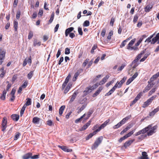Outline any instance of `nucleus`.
I'll list each match as a JSON object with an SVG mask.
<instances>
[{
  "instance_id": "f257e3e1",
  "label": "nucleus",
  "mask_w": 159,
  "mask_h": 159,
  "mask_svg": "<svg viewBox=\"0 0 159 159\" xmlns=\"http://www.w3.org/2000/svg\"><path fill=\"white\" fill-rule=\"evenodd\" d=\"M131 117V116L129 115L123 118L120 122L113 127V129H116L120 127L122 125L124 124Z\"/></svg>"
},
{
  "instance_id": "f03ea898",
  "label": "nucleus",
  "mask_w": 159,
  "mask_h": 159,
  "mask_svg": "<svg viewBox=\"0 0 159 159\" xmlns=\"http://www.w3.org/2000/svg\"><path fill=\"white\" fill-rule=\"evenodd\" d=\"M98 86V84H96L92 86H90L89 87L86 88L84 92L85 95L91 93L93 90L96 89Z\"/></svg>"
},
{
  "instance_id": "7ed1b4c3",
  "label": "nucleus",
  "mask_w": 159,
  "mask_h": 159,
  "mask_svg": "<svg viewBox=\"0 0 159 159\" xmlns=\"http://www.w3.org/2000/svg\"><path fill=\"white\" fill-rule=\"evenodd\" d=\"M102 139L103 138L102 136L100 137L97 138L92 146V148L93 149H95L101 143Z\"/></svg>"
},
{
  "instance_id": "20e7f679",
  "label": "nucleus",
  "mask_w": 159,
  "mask_h": 159,
  "mask_svg": "<svg viewBox=\"0 0 159 159\" xmlns=\"http://www.w3.org/2000/svg\"><path fill=\"white\" fill-rule=\"evenodd\" d=\"M157 41H158L157 43H159V33L157 34L156 36L153 38L151 42V43L154 44ZM159 51V46H158L155 50V52H157Z\"/></svg>"
},
{
  "instance_id": "39448f33",
  "label": "nucleus",
  "mask_w": 159,
  "mask_h": 159,
  "mask_svg": "<svg viewBox=\"0 0 159 159\" xmlns=\"http://www.w3.org/2000/svg\"><path fill=\"white\" fill-rule=\"evenodd\" d=\"M135 39H132L128 44L127 46V49L130 50H136L137 48L135 47V46H132L135 42Z\"/></svg>"
},
{
  "instance_id": "423d86ee",
  "label": "nucleus",
  "mask_w": 159,
  "mask_h": 159,
  "mask_svg": "<svg viewBox=\"0 0 159 159\" xmlns=\"http://www.w3.org/2000/svg\"><path fill=\"white\" fill-rule=\"evenodd\" d=\"M7 118L6 117H4L3 119L2 124V130L4 131L7 128Z\"/></svg>"
},
{
  "instance_id": "0eeeda50",
  "label": "nucleus",
  "mask_w": 159,
  "mask_h": 159,
  "mask_svg": "<svg viewBox=\"0 0 159 159\" xmlns=\"http://www.w3.org/2000/svg\"><path fill=\"white\" fill-rule=\"evenodd\" d=\"M157 129V126H154L150 129V130L148 132V136L152 135L155 132V130Z\"/></svg>"
},
{
  "instance_id": "6e6552de",
  "label": "nucleus",
  "mask_w": 159,
  "mask_h": 159,
  "mask_svg": "<svg viewBox=\"0 0 159 159\" xmlns=\"http://www.w3.org/2000/svg\"><path fill=\"white\" fill-rule=\"evenodd\" d=\"M110 120L108 119L102 124L97 129L99 131L102 129L104 128L109 123Z\"/></svg>"
},
{
  "instance_id": "1a4fd4ad",
  "label": "nucleus",
  "mask_w": 159,
  "mask_h": 159,
  "mask_svg": "<svg viewBox=\"0 0 159 159\" xmlns=\"http://www.w3.org/2000/svg\"><path fill=\"white\" fill-rule=\"evenodd\" d=\"M148 84L147 85V86L144 89L143 91V92L144 93H145L147 92L148 90H149L151 87H152L154 84H151L150 83L151 82H150L149 81H148Z\"/></svg>"
},
{
  "instance_id": "9d476101",
  "label": "nucleus",
  "mask_w": 159,
  "mask_h": 159,
  "mask_svg": "<svg viewBox=\"0 0 159 159\" xmlns=\"http://www.w3.org/2000/svg\"><path fill=\"white\" fill-rule=\"evenodd\" d=\"M41 120V119L39 118L35 117L33 118L32 122L35 124H39Z\"/></svg>"
},
{
  "instance_id": "9b49d317",
  "label": "nucleus",
  "mask_w": 159,
  "mask_h": 159,
  "mask_svg": "<svg viewBox=\"0 0 159 159\" xmlns=\"http://www.w3.org/2000/svg\"><path fill=\"white\" fill-rule=\"evenodd\" d=\"M134 139L132 140H130L126 141L124 144V146L125 148H127L128 147L130 146L134 141Z\"/></svg>"
},
{
  "instance_id": "f8f14e48",
  "label": "nucleus",
  "mask_w": 159,
  "mask_h": 159,
  "mask_svg": "<svg viewBox=\"0 0 159 159\" xmlns=\"http://www.w3.org/2000/svg\"><path fill=\"white\" fill-rule=\"evenodd\" d=\"M99 132L98 130L97 129L95 130L94 131L93 133H91L86 138V139L87 140L91 138L94 135L96 134V133Z\"/></svg>"
},
{
  "instance_id": "ddd939ff",
  "label": "nucleus",
  "mask_w": 159,
  "mask_h": 159,
  "mask_svg": "<svg viewBox=\"0 0 159 159\" xmlns=\"http://www.w3.org/2000/svg\"><path fill=\"white\" fill-rule=\"evenodd\" d=\"M109 76L108 75H107L106 76L103 78V79L102 80V81H100L99 84H98V85H102L104 84L107 81V80L109 78Z\"/></svg>"
},
{
  "instance_id": "4468645a",
  "label": "nucleus",
  "mask_w": 159,
  "mask_h": 159,
  "mask_svg": "<svg viewBox=\"0 0 159 159\" xmlns=\"http://www.w3.org/2000/svg\"><path fill=\"white\" fill-rule=\"evenodd\" d=\"M74 28L73 27H71L66 29L65 31V35L67 37L68 36V34L71 33L70 32L73 30Z\"/></svg>"
},
{
  "instance_id": "2eb2a0df",
  "label": "nucleus",
  "mask_w": 159,
  "mask_h": 159,
  "mask_svg": "<svg viewBox=\"0 0 159 159\" xmlns=\"http://www.w3.org/2000/svg\"><path fill=\"white\" fill-rule=\"evenodd\" d=\"M78 93L77 91L74 92L73 94L72 95L69 103H71L74 101Z\"/></svg>"
},
{
  "instance_id": "dca6fc26",
  "label": "nucleus",
  "mask_w": 159,
  "mask_h": 159,
  "mask_svg": "<svg viewBox=\"0 0 159 159\" xmlns=\"http://www.w3.org/2000/svg\"><path fill=\"white\" fill-rule=\"evenodd\" d=\"M32 155V153L31 152H29L24 155L22 156V158L23 159H31V156Z\"/></svg>"
},
{
  "instance_id": "f3484780",
  "label": "nucleus",
  "mask_w": 159,
  "mask_h": 159,
  "mask_svg": "<svg viewBox=\"0 0 159 159\" xmlns=\"http://www.w3.org/2000/svg\"><path fill=\"white\" fill-rule=\"evenodd\" d=\"M159 111V106L157 107L155 109L152 111H151L149 113V116H153L157 112Z\"/></svg>"
},
{
  "instance_id": "a211bd4d",
  "label": "nucleus",
  "mask_w": 159,
  "mask_h": 159,
  "mask_svg": "<svg viewBox=\"0 0 159 159\" xmlns=\"http://www.w3.org/2000/svg\"><path fill=\"white\" fill-rule=\"evenodd\" d=\"M152 102L149 99H148L142 105V107L145 108L149 106Z\"/></svg>"
},
{
  "instance_id": "6ab92c4d",
  "label": "nucleus",
  "mask_w": 159,
  "mask_h": 159,
  "mask_svg": "<svg viewBox=\"0 0 159 159\" xmlns=\"http://www.w3.org/2000/svg\"><path fill=\"white\" fill-rule=\"evenodd\" d=\"M91 122V120H89L87 123L84 125L81 128V130H85L90 125Z\"/></svg>"
},
{
  "instance_id": "aec40b11",
  "label": "nucleus",
  "mask_w": 159,
  "mask_h": 159,
  "mask_svg": "<svg viewBox=\"0 0 159 159\" xmlns=\"http://www.w3.org/2000/svg\"><path fill=\"white\" fill-rule=\"evenodd\" d=\"M102 87H100L96 91L93 95V97H95L98 95L100 92L102 91Z\"/></svg>"
},
{
  "instance_id": "412c9836",
  "label": "nucleus",
  "mask_w": 159,
  "mask_h": 159,
  "mask_svg": "<svg viewBox=\"0 0 159 159\" xmlns=\"http://www.w3.org/2000/svg\"><path fill=\"white\" fill-rule=\"evenodd\" d=\"M159 76V71L155 74L150 79V82L153 81L155 79H156Z\"/></svg>"
},
{
  "instance_id": "4be33fe9",
  "label": "nucleus",
  "mask_w": 159,
  "mask_h": 159,
  "mask_svg": "<svg viewBox=\"0 0 159 159\" xmlns=\"http://www.w3.org/2000/svg\"><path fill=\"white\" fill-rule=\"evenodd\" d=\"M5 53V51L2 50V48H0V57L4 58Z\"/></svg>"
},
{
  "instance_id": "5701e85b",
  "label": "nucleus",
  "mask_w": 159,
  "mask_h": 159,
  "mask_svg": "<svg viewBox=\"0 0 159 159\" xmlns=\"http://www.w3.org/2000/svg\"><path fill=\"white\" fill-rule=\"evenodd\" d=\"M131 39V37H129V38L127 39H126L123 41L121 43V45H120V48H122L123 47H124L125 45L126 42L128 41L129 40Z\"/></svg>"
},
{
  "instance_id": "b1692460",
  "label": "nucleus",
  "mask_w": 159,
  "mask_h": 159,
  "mask_svg": "<svg viewBox=\"0 0 159 159\" xmlns=\"http://www.w3.org/2000/svg\"><path fill=\"white\" fill-rule=\"evenodd\" d=\"M157 87L154 88L152 89L148 93V97L151 96L152 94L154 93L156 90L157 89Z\"/></svg>"
},
{
  "instance_id": "393cba45",
  "label": "nucleus",
  "mask_w": 159,
  "mask_h": 159,
  "mask_svg": "<svg viewBox=\"0 0 159 159\" xmlns=\"http://www.w3.org/2000/svg\"><path fill=\"white\" fill-rule=\"evenodd\" d=\"M11 117L13 120L17 121L19 119V116L18 115L14 114L12 115Z\"/></svg>"
},
{
  "instance_id": "a878e982",
  "label": "nucleus",
  "mask_w": 159,
  "mask_h": 159,
  "mask_svg": "<svg viewBox=\"0 0 159 159\" xmlns=\"http://www.w3.org/2000/svg\"><path fill=\"white\" fill-rule=\"evenodd\" d=\"M1 73L0 75V77L1 78H3L6 73V71L4 70V68L2 67L0 70Z\"/></svg>"
},
{
  "instance_id": "bb28decb",
  "label": "nucleus",
  "mask_w": 159,
  "mask_h": 159,
  "mask_svg": "<svg viewBox=\"0 0 159 159\" xmlns=\"http://www.w3.org/2000/svg\"><path fill=\"white\" fill-rule=\"evenodd\" d=\"M65 107V106H62L60 107L59 112V114L60 116H61L62 114Z\"/></svg>"
},
{
  "instance_id": "cd10ccee",
  "label": "nucleus",
  "mask_w": 159,
  "mask_h": 159,
  "mask_svg": "<svg viewBox=\"0 0 159 159\" xmlns=\"http://www.w3.org/2000/svg\"><path fill=\"white\" fill-rule=\"evenodd\" d=\"M142 157H141V159H148V155L147 153L145 152H142Z\"/></svg>"
},
{
  "instance_id": "c85d7f7f",
  "label": "nucleus",
  "mask_w": 159,
  "mask_h": 159,
  "mask_svg": "<svg viewBox=\"0 0 159 159\" xmlns=\"http://www.w3.org/2000/svg\"><path fill=\"white\" fill-rule=\"evenodd\" d=\"M150 54V53L149 52L145 54L144 57L140 60V61L142 62L144 61Z\"/></svg>"
},
{
  "instance_id": "c756f323",
  "label": "nucleus",
  "mask_w": 159,
  "mask_h": 159,
  "mask_svg": "<svg viewBox=\"0 0 159 159\" xmlns=\"http://www.w3.org/2000/svg\"><path fill=\"white\" fill-rule=\"evenodd\" d=\"M130 128V127L129 126H127L120 133V134H122L125 133Z\"/></svg>"
},
{
  "instance_id": "7c9ffc66",
  "label": "nucleus",
  "mask_w": 159,
  "mask_h": 159,
  "mask_svg": "<svg viewBox=\"0 0 159 159\" xmlns=\"http://www.w3.org/2000/svg\"><path fill=\"white\" fill-rule=\"evenodd\" d=\"M62 150L65 152H71L72 151V150L71 149L68 148L67 147L65 146H64V147L63 148Z\"/></svg>"
},
{
  "instance_id": "2f4dec72",
  "label": "nucleus",
  "mask_w": 159,
  "mask_h": 159,
  "mask_svg": "<svg viewBox=\"0 0 159 159\" xmlns=\"http://www.w3.org/2000/svg\"><path fill=\"white\" fill-rule=\"evenodd\" d=\"M18 22L17 21H14V28L15 31H17L18 28Z\"/></svg>"
},
{
  "instance_id": "473e14b6",
  "label": "nucleus",
  "mask_w": 159,
  "mask_h": 159,
  "mask_svg": "<svg viewBox=\"0 0 159 159\" xmlns=\"http://www.w3.org/2000/svg\"><path fill=\"white\" fill-rule=\"evenodd\" d=\"M33 45L34 46L37 45L38 46H40L41 45V42H38L37 40H35L34 41Z\"/></svg>"
},
{
  "instance_id": "72a5a7b5",
  "label": "nucleus",
  "mask_w": 159,
  "mask_h": 159,
  "mask_svg": "<svg viewBox=\"0 0 159 159\" xmlns=\"http://www.w3.org/2000/svg\"><path fill=\"white\" fill-rule=\"evenodd\" d=\"M26 102L25 103L26 106H29L31 104V99L28 98L26 99Z\"/></svg>"
},
{
  "instance_id": "f704fd0d",
  "label": "nucleus",
  "mask_w": 159,
  "mask_h": 159,
  "mask_svg": "<svg viewBox=\"0 0 159 159\" xmlns=\"http://www.w3.org/2000/svg\"><path fill=\"white\" fill-rule=\"evenodd\" d=\"M54 12H53L51 14V15L50 16V20H49V22L50 23H51L53 20L54 17Z\"/></svg>"
},
{
  "instance_id": "c9c22d12",
  "label": "nucleus",
  "mask_w": 159,
  "mask_h": 159,
  "mask_svg": "<svg viewBox=\"0 0 159 159\" xmlns=\"http://www.w3.org/2000/svg\"><path fill=\"white\" fill-rule=\"evenodd\" d=\"M135 129H134L133 130L131 131L130 132H129L127 134H126L128 138L132 134H133V133L135 131Z\"/></svg>"
},
{
  "instance_id": "e433bc0d",
  "label": "nucleus",
  "mask_w": 159,
  "mask_h": 159,
  "mask_svg": "<svg viewBox=\"0 0 159 159\" xmlns=\"http://www.w3.org/2000/svg\"><path fill=\"white\" fill-rule=\"evenodd\" d=\"M33 32L31 31H30L29 33V35L28 36V39H31L32 37L33 36Z\"/></svg>"
},
{
  "instance_id": "4c0bfd02",
  "label": "nucleus",
  "mask_w": 159,
  "mask_h": 159,
  "mask_svg": "<svg viewBox=\"0 0 159 159\" xmlns=\"http://www.w3.org/2000/svg\"><path fill=\"white\" fill-rule=\"evenodd\" d=\"M80 73L78 72H77L75 74L74 77L73 78V81H75L77 79V78L78 77Z\"/></svg>"
},
{
  "instance_id": "58836bf2",
  "label": "nucleus",
  "mask_w": 159,
  "mask_h": 159,
  "mask_svg": "<svg viewBox=\"0 0 159 159\" xmlns=\"http://www.w3.org/2000/svg\"><path fill=\"white\" fill-rule=\"evenodd\" d=\"M84 26H88L89 25V22L88 20L85 21L83 24Z\"/></svg>"
},
{
  "instance_id": "ea45409f",
  "label": "nucleus",
  "mask_w": 159,
  "mask_h": 159,
  "mask_svg": "<svg viewBox=\"0 0 159 159\" xmlns=\"http://www.w3.org/2000/svg\"><path fill=\"white\" fill-rule=\"evenodd\" d=\"M126 66V64L125 63L123 64L118 69V71H121L124 68V67Z\"/></svg>"
},
{
  "instance_id": "a19ab883",
  "label": "nucleus",
  "mask_w": 159,
  "mask_h": 159,
  "mask_svg": "<svg viewBox=\"0 0 159 159\" xmlns=\"http://www.w3.org/2000/svg\"><path fill=\"white\" fill-rule=\"evenodd\" d=\"M85 115V114H84L80 118L77 119L75 120V122L76 123L79 122L80 120L83 118Z\"/></svg>"
},
{
  "instance_id": "79ce46f5",
  "label": "nucleus",
  "mask_w": 159,
  "mask_h": 159,
  "mask_svg": "<svg viewBox=\"0 0 159 159\" xmlns=\"http://www.w3.org/2000/svg\"><path fill=\"white\" fill-rule=\"evenodd\" d=\"M39 158V155H36L34 156H32V155L31 156V159H37Z\"/></svg>"
},
{
  "instance_id": "37998d69",
  "label": "nucleus",
  "mask_w": 159,
  "mask_h": 159,
  "mask_svg": "<svg viewBox=\"0 0 159 159\" xmlns=\"http://www.w3.org/2000/svg\"><path fill=\"white\" fill-rule=\"evenodd\" d=\"M93 111L92 109H90L88 112L87 115H88V118H89V117L93 113Z\"/></svg>"
},
{
  "instance_id": "c03bdc74",
  "label": "nucleus",
  "mask_w": 159,
  "mask_h": 159,
  "mask_svg": "<svg viewBox=\"0 0 159 159\" xmlns=\"http://www.w3.org/2000/svg\"><path fill=\"white\" fill-rule=\"evenodd\" d=\"M113 35V31H111L108 34V35L107 37V39H111V37Z\"/></svg>"
},
{
  "instance_id": "a18cd8bd",
  "label": "nucleus",
  "mask_w": 159,
  "mask_h": 159,
  "mask_svg": "<svg viewBox=\"0 0 159 159\" xmlns=\"http://www.w3.org/2000/svg\"><path fill=\"white\" fill-rule=\"evenodd\" d=\"M33 71H30L28 74V75H27V77H28V78L29 79H30L33 76Z\"/></svg>"
},
{
  "instance_id": "49530a36",
  "label": "nucleus",
  "mask_w": 159,
  "mask_h": 159,
  "mask_svg": "<svg viewBox=\"0 0 159 159\" xmlns=\"http://www.w3.org/2000/svg\"><path fill=\"white\" fill-rule=\"evenodd\" d=\"M142 93H139L137 96L136 97V98H135V99H136V100L138 101L141 98V96H142Z\"/></svg>"
},
{
  "instance_id": "de8ad7c7",
  "label": "nucleus",
  "mask_w": 159,
  "mask_h": 159,
  "mask_svg": "<svg viewBox=\"0 0 159 159\" xmlns=\"http://www.w3.org/2000/svg\"><path fill=\"white\" fill-rule=\"evenodd\" d=\"M138 16L137 15H136L134 16V19H133V22L134 23H135L136 22L138 19Z\"/></svg>"
},
{
  "instance_id": "09e8293b",
  "label": "nucleus",
  "mask_w": 159,
  "mask_h": 159,
  "mask_svg": "<svg viewBox=\"0 0 159 159\" xmlns=\"http://www.w3.org/2000/svg\"><path fill=\"white\" fill-rule=\"evenodd\" d=\"M133 80L131 77L127 81L126 84V85H129L130 84Z\"/></svg>"
},
{
  "instance_id": "8fccbe9b",
  "label": "nucleus",
  "mask_w": 159,
  "mask_h": 159,
  "mask_svg": "<svg viewBox=\"0 0 159 159\" xmlns=\"http://www.w3.org/2000/svg\"><path fill=\"white\" fill-rule=\"evenodd\" d=\"M89 59H86L82 64V66L85 67L89 61Z\"/></svg>"
},
{
  "instance_id": "3c124183",
  "label": "nucleus",
  "mask_w": 159,
  "mask_h": 159,
  "mask_svg": "<svg viewBox=\"0 0 159 159\" xmlns=\"http://www.w3.org/2000/svg\"><path fill=\"white\" fill-rule=\"evenodd\" d=\"M152 5H148L145 8V10H150L152 9Z\"/></svg>"
},
{
  "instance_id": "603ef678",
  "label": "nucleus",
  "mask_w": 159,
  "mask_h": 159,
  "mask_svg": "<svg viewBox=\"0 0 159 159\" xmlns=\"http://www.w3.org/2000/svg\"><path fill=\"white\" fill-rule=\"evenodd\" d=\"M157 97L156 95H154L148 99L152 102V101L156 98Z\"/></svg>"
},
{
  "instance_id": "864d4df0",
  "label": "nucleus",
  "mask_w": 159,
  "mask_h": 159,
  "mask_svg": "<svg viewBox=\"0 0 159 159\" xmlns=\"http://www.w3.org/2000/svg\"><path fill=\"white\" fill-rule=\"evenodd\" d=\"M127 79V77L125 76L124 77L123 79L120 81V82L121 83V84H123V83H124L125 82V80Z\"/></svg>"
},
{
  "instance_id": "5fc2aeb1",
  "label": "nucleus",
  "mask_w": 159,
  "mask_h": 159,
  "mask_svg": "<svg viewBox=\"0 0 159 159\" xmlns=\"http://www.w3.org/2000/svg\"><path fill=\"white\" fill-rule=\"evenodd\" d=\"M113 92L111 89L105 94V96H108L111 95Z\"/></svg>"
},
{
  "instance_id": "6e6d98bb",
  "label": "nucleus",
  "mask_w": 159,
  "mask_h": 159,
  "mask_svg": "<svg viewBox=\"0 0 159 159\" xmlns=\"http://www.w3.org/2000/svg\"><path fill=\"white\" fill-rule=\"evenodd\" d=\"M47 124L50 126H52L53 125V123L52 121L50 120L47 121Z\"/></svg>"
},
{
  "instance_id": "4d7b16f0",
  "label": "nucleus",
  "mask_w": 159,
  "mask_h": 159,
  "mask_svg": "<svg viewBox=\"0 0 159 159\" xmlns=\"http://www.w3.org/2000/svg\"><path fill=\"white\" fill-rule=\"evenodd\" d=\"M78 31L79 34L82 35L83 34V32L82 31V29L80 27L78 28Z\"/></svg>"
},
{
  "instance_id": "13d9d810",
  "label": "nucleus",
  "mask_w": 159,
  "mask_h": 159,
  "mask_svg": "<svg viewBox=\"0 0 159 159\" xmlns=\"http://www.w3.org/2000/svg\"><path fill=\"white\" fill-rule=\"evenodd\" d=\"M70 53V49L68 48H66L65 49V54H69Z\"/></svg>"
},
{
  "instance_id": "bf43d9fd",
  "label": "nucleus",
  "mask_w": 159,
  "mask_h": 159,
  "mask_svg": "<svg viewBox=\"0 0 159 159\" xmlns=\"http://www.w3.org/2000/svg\"><path fill=\"white\" fill-rule=\"evenodd\" d=\"M20 135V133H17L15 135L14 139L15 140H16L17 139L19 138Z\"/></svg>"
},
{
  "instance_id": "052dcab7",
  "label": "nucleus",
  "mask_w": 159,
  "mask_h": 159,
  "mask_svg": "<svg viewBox=\"0 0 159 159\" xmlns=\"http://www.w3.org/2000/svg\"><path fill=\"white\" fill-rule=\"evenodd\" d=\"M70 87L69 86V85H67L66 87V88L65 89L64 91V93H66L68 92L69 91Z\"/></svg>"
},
{
  "instance_id": "680f3d73",
  "label": "nucleus",
  "mask_w": 159,
  "mask_h": 159,
  "mask_svg": "<svg viewBox=\"0 0 159 159\" xmlns=\"http://www.w3.org/2000/svg\"><path fill=\"white\" fill-rule=\"evenodd\" d=\"M106 30L105 29H104L102 30L101 34V35L103 37H104L105 35V33H106Z\"/></svg>"
},
{
  "instance_id": "e2e57ef3",
  "label": "nucleus",
  "mask_w": 159,
  "mask_h": 159,
  "mask_svg": "<svg viewBox=\"0 0 159 159\" xmlns=\"http://www.w3.org/2000/svg\"><path fill=\"white\" fill-rule=\"evenodd\" d=\"M142 134H143L142 131V130H139L138 132H136L135 134V136H138Z\"/></svg>"
},
{
  "instance_id": "0e129e2a",
  "label": "nucleus",
  "mask_w": 159,
  "mask_h": 159,
  "mask_svg": "<svg viewBox=\"0 0 159 159\" xmlns=\"http://www.w3.org/2000/svg\"><path fill=\"white\" fill-rule=\"evenodd\" d=\"M122 84H121L120 82H117L116 84H115L116 85V86L117 88H120L121 86L122 85Z\"/></svg>"
},
{
  "instance_id": "69168bd1",
  "label": "nucleus",
  "mask_w": 159,
  "mask_h": 159,
  "mask_svg": "<svg viewBox=\"0 0 159 159\" xmlns=\"http://www.w3.org/2000/svg\"><path fill=\"white\" fill-rule=\"evenodd\" d=\"M115 21V19L114 18H112L110 22V25L111 26H113Z\"/></svg>"
},
{
  "instance_id": "338daca9",
  "label": "nucleus",
  "mask_w": 159,
  "mask_h": 159,
  "mask_svg": "<svg viewBox=\"0 0 159 159\" xmlns=\"http://www.w3.org/2000/svg\"><path fill=\"white\" fill-rule=\"evenodd\" d=\"M152 126V125H148L147 127H146L145 128V129L146 130L148 131L149 129H150L151 128Z\"/></svg>"
},
{
  "instance_id": "774afa93",
  "label": "nucleus",
  "mask_w": 159,
  "mask_h": 159,
  "mask_svg": "<svg viewBox=\"0 0 159 159\" xmlns=\"http://www.w3.org/2000/svg\"><path fill=\"white\" fill-rule=\"evenodd\" d=\"M138 75L137 72H135L133 75L131 77L134 80L138 76Z\"/></svg>"
}]
</instances>
